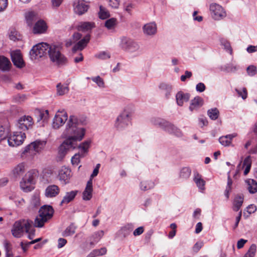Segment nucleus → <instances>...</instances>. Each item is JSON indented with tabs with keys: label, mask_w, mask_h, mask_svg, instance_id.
<instances>
[{
	"label": "nucleus",
	"mask_w": 257,
	"mask_h": 257,
	"mask_svg": "<svg viewBox=\"0 0 257 257\" xmlns=\"http://www.w3.org/2000/svg\"><path fill=\"white\" fill-rule=\"evenodd\" d=\"M191 174V169L188 167L182 168L179 173V178L182 180H187Z\"/></svg>",
	"instance_id": "31"
},
{
	"label": "nucleus",
	"mask_w": 257,
	"mask_h": 257,
	"mask_svg": "<svg viewBox=\"0 0 257 257\" xmlns=\"http://www.w3.org/2000/svg\"><path fill=\"white\" fill-rule=\"evenodd\" d=\"M210 11L212 18L215 20H220L226 16V14L223 8L216 3L210 6Z\"/></svg>",
	"instance_id": "10"
},
{
	"label": "nucleus",
	"mask_w": 257,
	"mask_h": 257,
	"mask_svg": "<svg viewBox=\"0 0 257 257\" xmlns=\"http://www.w3.org/2000/svg\"><path fill=\"white\" fill-rule=\"evenodd\" d=\"M120 47L123 50L134 52L139 49V44L133 40L123 36L120 38Z\"/></svg>",
	"instance_id": "8"
},
{
	"label": "nucleus",
	"mask_w": 257,
	"mask_h": 257,
	"mask_svg": "<svg viewBox=\"0 0 257 257\" xmlns=\"http://www.w3.org/2000/svg\"><path fill=\"white\" fill-rule=\"evenodd\" d=\"M236 136V134L228 135L225 136L221 137L219 139V142L222 145H229L232 143V139Z\"/></svg>",
	"instance_id": "41"
},
{
	"label": "nucleus",
	"mask_w": 257,
	"mask_h": 257,
	"mask_svg": "<svg viewBox=\"0 0 257 257\" xmlns=\"http://www.w3.org/2000/svg\"><path fill=\"white\" fill-rule=\"evenodd\" d=\"M32 223V221L25 219L16 221L11 230L13 235L19 238L25 231L27 233L31 232Z\"/></svg>",
	"instance_id": "4"
},
{
	"label": "nucleus",
	"mask_w": 257,
	"mask_h": 257,
	"mask_svg": "<svg viewBox=\"0 0 257 257\" xmlns=\"http://www.w3.org/2000/svg\"><path fill=\"white\" fill-rule=\"evenodd\" d=\"M193 181L201 191L204 190L205 181L203 179L202 176L198 172H194Z\"/></svg>",
	"instance_id": "22"
},
{
	"label": "nucleus",
	"mask_w": 257,
	"mask_h": 257,
	"mask_svg": "<svg viewBox=\"0 0 257 257\" xmlns=\"http://www.w3.org/2000/svg\"><path fill=\"white\" fill-rule=\"evenodd\" d=\"M132 113L124 110L116 117L114 123V127L118 131H122L127 127L131 121Z\"/></svg>",
	"instance_id": "6"
},
{
	"label": "nucleus",
	"mask_w": 257,
	"mask_h": 257,
	"mask_svg": "<svg viewBox=\"0 0 257 257\" xmlns=\"http://www.w3.org/2000/svg\"><path fill=\"white\" fill-rule=\"evenodd\" d=\"M35 113L38 116V121L41 120H47L49 118V111L48 110L36 109Z\"/></svg>",
	"instance_id": "36"
},
{
	"label": "nucleus",
	"mask_w": 257,
	"mask_h": 257,
	"mask_svg": "<svg viewBox=\"0 0 257 257\" xmlns=\"http://www.w3.org/2000/svg\"><path fill=\"white\" fill-rule=\"evenodd\" d=\"M57 93L59 95H63L67 93L69 91V88L67 84L62 85L61 83H59L57 85Z\"/></svg>",
	"instance_id": "46"
},
{
	"label": "nucleus",
	"mask_w": 257,
	"mask_h": 257,
	"mask_svg": "<svg viewBox=\"0 0 257 257\" xmlns=\"http://www.w3.org/2000/svg\"><path fill=\"white\" fill-rule=\"evenodd\" d=\"M54 210L50 205H43L39 211V215L34 221V225L36 227H42L44 224L48 221L53 216Z\"/></svg>",
	"instance_id": "3"
},
{
	"label": "nucleus",
	"mask_w": 257,
	"mask_h": 257,
	"mask_svg": "<svg viewBox=\"0 0 257 257\" xmlns=\"http://www.w3.org/2000/svg\"><path fill=\"white\" fill-rule=\"evenodd\" d=\"M98 15L99 18L101 19H105L110 17L109 12L101 6L99 7Z\"/></svg>",
	"instance_id": "49"
},
{
	"label": "nucleus",
	"mask_w": 257,
	"mask_h": 257,
	"mask_svg": "<svg viewBox=\"0 0 257 257\" xmlns=\"http://www.w3.org/2000/svg\"><path fill=\"white\" fill-rule=\"evenodd\" d=\"M47 26L43 20L38 21L35 25L33 28V32L35 34L43 33L46 31Z\"/></svg>",
	"instance_id": "27"
},
{
	"label": "nucleus",
	"mask_w": 257,
	"mask_h": 257,
	"mask_svg": "<svg viewBox=\"0 0 257 257\" xmlns=\"http://www.w3.org/2000/svg\"><path fill=\"white\" fill-rule=\"evenodd\" d=\"M163 129L168 133L173 134L177 137H181L182 135V133L180 129L168 121H167Z\"/></svg>",
	"instance_id": "24"
},
{
	"label": "nucleus",
	"mask_w": 257,
	"mask_h": 257,
	"mask_svg": "<svg viewBox=\"0 0 257 257\" xmlns=\"http://www.w3.org/2000/svg\"><path fill=\"white\" fill-rule=\"evenodd\" d=\"M88 9V5L82 1L76 0L74 3V12L79 15H82L86 13Z\"/></svg>",
	"instance_id": "14"
},
{
	"label": "nucleus",
	"mask_w": 257,
	"mask_h": 257,
	"mask_svg": "<svg viewBox=\"0 0 257 257\" xmlns=\"http://www.w3.org/2000/svg\"><path fill=\"white\" fill-rule=\"evenodd\" d=\"M26 171V165L25 163H21L15 166L12 170L11 173L13 177L20 178Z\"/></svg>",
	"instance_id": "15"
},
{
	"label": "nucleus",
	"mask_w": 257,
	"mask_h": 257,
	"mask_svg": "<svg viewBox=\"0 0 257 257\" xmlns=\"http://www.w3.org/2000/svg\"><path fill=\"white\" fill-rule=\"evenodd\" d=\"M144 231V228L143 226H140L136 229L133 232V235L135 236L140 235Z\"/></svg>",
	"instance_id": "61"
},
{
	"label": "nucleus",
	"mask_w": 257,
	"mask_h": 257,
	"mask_svg": "<svg viewBox=\"0 0 257 257\" xmlns=\"http://www.w3.org/2000/svg\"><path fill=\"white\" fill-rule=\"evenodd\" d=\"M90 40V35H87L82 40L79 41L73 47V51L76 52L77 50H82L87 45Z\"/></svg>",
	"instance_id": "26"
},
{
	"label": "nucleus",
	"mask_w": 257,
	"mask_h": 257,
	"mask_svg": "<svg viewBox=\"0 0 257 257\" xmlns=\"http://www.w3.org/2000/svg\"><path fill=\"white\" fill-rule=\"evenodd\" d=\"M134 229V225L132 223H127L123 226L117 231L116 235L118 237L125 238Z\"/></svg>",
	"instance_id": "18"
},
{
	"label": "nucleus",
	"mask_w": 257,
	"mask_h": 257,
	"mask_svg": "<svg viewBox=\"0 0 257 257\" xmlns=\"http://www.w3.org/2000/svg\"><path fill=\"white\" fill-rule=\"evenodd\" d=\"M8 0H0V12L4 11L8 7Z\"/></svg>",
	"instance_id": "62"
},
{
	"label": "nucleus",
	"mask_w": 257,
	"mask_h": 257,
	"mask_svg": "<svg viewBox=\"0 0 257 257\" xmlns=\"http://www.w3.org/2000/svg\"><path fill=\"white\" fill-rule=\"evenodd\" d=\"M11 56L12 60L16 66L20 68L24 67L25 63L20 50H17L12 51Z\"/></svg>",
	"instance_id": "13"
},
{
	"label": "nucleus",
	"mask_w": 257,
	"mask_h": 257,
	"mask_svg": "<svg viewBox=\"0 0 257 257\" xmlns=\"http://www.w3.org/2000/svg\"><path fill=\"white\" fill-rule=\"evenodd\" d=\"M42 148L40 146H27L23 152L22 157L26 156H33L41 151Z\"/></svg>",
	"instance_id": "20"
},
{
	"label": "nucleus",
	"mask_w": 257,
	"mask_h": 257,
	"mask_svg": "<svg viewBox=\"0 0 257 257\" xmlns=\"http://www.w3.org/2000/svg\"><path fill=\"white\" fill-rule=\"evenodd\" d=\"M15 203L18 207H22L25 204V201L22 198H18L15 200Z\"/></svg>",
	"instance_id": "59"
},
{
	"label": "nucleus",
	"mask_w": 257,
	"mask_h": 257,
	"mask_svg": "<svg viewBox=\"0 0 257 257\" xmlns=\"http://www.w3.org/2000/svg\"><path fill=\"white\" fill-rule=\"evenodd\" d=\"M94 27L95 23L93 22H81L78 26V30L82 32H87L91 31Z\"/></svg>",
	"instance_id": "33"
},
{
	"label": "nucleus",
	"mask_w": 257,
	"mask_h": 257,
	"mask_svg": "<svg viewBox=\"0 0 257 257\" xmlns=\"http://www.w3.org/2000/svg\"><path fill=\"white\" fill-rule=\"evenodd\" d=\"M155 187V183L151 180L141 181L140 184V188L141 190L146 191L153 189Z\"/></svg>",
	"instance_id": "35"
},
{
	"label": "nucleus",
	"mask_w": 257,
	"mask_h": 257,
	"mask_svg": "<svg viewBox=\"0 0 257 257\" xmlns=\"http://www.w3.org/2000/svg\"><path fill=\"white\" fill-rule=\"evenodd\" d=\"M151 122L152 124L155 125H158L163 129L164 128L167 122V121L165 119L160 117H153L151 118Z\"/></svg>",
	"instance_id": "43"
},
{
	"label": "nucleus",
	"mask_w": 257,
	"mask_h": 257,
	"mask_svg": "<svg viewBox=\"0 0 257 257\" xmlns=\"http://www.w3.org/2000/svg\"><path fill=\"white\" fill-rule=\"evenodd\" d=\"M51 45L46 43H41L34 46L30 52L32 59H36L48 54Z\"/></svg>",
	"instance_id": "7"
},
{
	"label": "nucleus",
	"mask_w": 257,
	"mask_h": 257,
	"mask_svg": "<svg viewBox=\"0 0 257 257\" xmlns=\"http://www.w3.org/2000/svg\"><path fill=\"white\" fill-rule=\"evenodd\" d=\"M40 205V199L38 195L34 194L32 196L30 207L32 208L38 207Z\"/></svg>",
	"instance_id": "45"
},
{
	"label": "nucleus",
	"mask_w": 257,
	"mask_h": 257,
	"mask_svg": "<svg viewBox=\"0 0 257 257\" xmlns=\"http://www.w3.org/2000/svg\"><path fill=\"white\" fill-rule=\"evenodd\" d=\"M243 201V197L241 195H237L233 202V210L237 211L239 210Z\"/></svg>",
	"instance_id": "37"
},
{
	"label": "nucleus",
	"mask_w": 257,
	"mask_h": 257,
	"mask_svg": "<svg viewBox=\"0 0 257 257\" xmlns=\"http://www.w3.org/2000/svg\"><path fill=\"white\" fill-rule=\"evenodd\" d=\"M247 72L250 76H254L257 73L256 67L253 65H250L247 68Z\"/></svg>",
	"instance_id": "57"
},
{
	"label": "nucleus",
	"mask_w": 257,
	"mask_h": 257,
	"mask_svg": "<svg viewBox=\"0 0 257 257\" xmlns=\"http://www.w3.org/2000/svg\"><path fill=\"white\" fill-rule=\"evenodd\" d=\"M256 247L255 244H251L247 252L243 257H254L256 252Z\"/></svg>",
	"instance_id": "53"
},
{
	"label": "nucleus",
	"mask_w": 257,
	"mask_h": 257,
	"mask_svg": "<svg viewBox=\"0 0 257 257\" xmlns=\"http://www.w3.org/2000/svg\"><path fill=\"white\" fill-rule=\"evenodd\" d=\"M33 124V119L31 116L24 115L19 119L17 126L23 131H26L32 128Z\"/></svg>",
	"instance_id": "11"
},
{
	"label": "nucleus",
	"mask_w": 257,
	"mask_h": 257,
	"mask_svg": "<svg viewBox=\"0 0 257 257\" xmlns=\"http://www.w3.org/2000/svg\"><path fill=\"white\" fill-rule=\"evenodd\" d=\"M117 24V19L112 18L107 20L105 22V27L109 30H113L115 29Z\"/></svg>",
	"instance_id": "42"
},
{
	"label": "nucleus",
	"mask_w": 257,
	"mask_h": 257,
	"mask_svg": "<svg viewBox=\"0 0 257 257\" xmlns=\"http://www.w3.org/2000/svg\"><path fill=\"white\" fill-rule=\"evenodd\" d=\"M236 91L238 94L241 96L243 99H245L247 97V93L246 88H244L242 90L236 89Z\"/></svg>",
	"instance_id": "58"
},
{
	"label": "nucleus",
	"mask_w": 257,
	"mask_h": 257,
	"mask_svg": "<svg viewBox=\"0 0 257 257\" xmlns=\"http://www.w3.org/2000/svg\"><path fill=\"white\" fill-rule=\"evenodd\" d=\"M60 192V189L57 185H51L45 189V195L48 198H52L56 196Z\"/></svg>",
	"instance_id": "21"
},
{
	"label": "nucleus",
	"mask_w": 257,
	"mask_h": 257,
	"mask_svg": "<svg viewBox=\"0 0 257 257\" xmlns=\"http://www.w3.org/2000/svg\"><path fill=\"white\" fill-rule=\"evenodd\" d=\"M38 175L36 170H31L28 171L20 182V186L25 192H30L34 189L33 186L35 183L36 178Z\"/></svg>",
	"instance_id": "5"
},
{
	"label": "nucleus",
	"mask_w": 257,
	"mask_h": 257,
	"mask_svg": "<svg viewBox=\"0 0 257 257\" xmlns=\"http://www.w3.org/2000/svg\"><path fill=\"white\" fill-rule=\"evenodd\" d=\"M220 41L221 45L224 47V49L231 55L232 53V49L229 42L224 38L220 39Z\"/></svg>",
	"instance_id": "50"
},
{
	"label": "nucleus",
	"mask_w": 257,
	"mask_h": 257,
	"mask_svg": "<svg viewBox=\"0 0 257 257\" xmlns=\"http://www.w3.org/2000/svg\"><path fill=\"white\" fill-rule=\"evenodd\" d=\"M10 130L8 127H4L2 125H0V143L4 145L7 144L5 142V140H7L9 137L7 136L9 133Z\"/></svg>",
	"instance_id": "34"
},
{
	"label": "nucleus",
	"mask_w": 257,
	"mask_h": 257,
	"mask_svg": "<svg viewBox=\"0 0 257 257\" xmlns=\"http://www.w3.org/2000/svg\"><path fill=\"white\" fill-rule=\"evenodd\" d=\"M68 119V115L64 109H59L53 119L52 126L57 129L62 126Z\"/></svg>",
	"instance_id": "9"
},
{
	"label": "nucleus",
	"mask_w": 257,
	"mask_h": 257,
	"mask_svg": "<svg viewBox=\"0 0 257 257\" xmlns=\"http://www.w3.org/2000/svg\"><path fill=\"white\" fill-rule=\"evenodd\" d=\"M71 170L68 168L62 167L59 172V180L65 184L68 183L71 176Z\"/></svg>",
	"instance_id": "17"
},
{
	"label": "nucleus",
	"mask_w": 257,
	"mask_h": 257,
	"mask_svg": "<svg viewBox=\"0 0 257 257\" xmlns=\"http://www.w3.org/2000/svg\"><path fill=\"white\" fill-rule=\"evenodd\" d=\"M106 248L105 247H102L100 249H95L93 250L90 253L92 256L95 257L98 255H102L106 253Z\"/></svg>",
	"instance_id": "52"
},
{
	"label": "nucleus",
	"mask_w": 257,
	"mask_h": 257,
	"mask_svg": "<svg viewBox=\"0 0 257 257\" xmlns=\"http://www.w3.org/2000/svg\"><path fill=\"white\" fill-rule=\"evenodd\" d=\"M26 138V134L22 132H15L5 142L8 145H22Z\"/></svg>",
	"instance_id": "12"
},
{
	"label": "nucleus",
	"mask_w": 257,
	"mask_h": 257,
	"mask_svg": "<svg viewBox=\"0 0 257 257\" xmlns=\"http://www.w3.org/2000/svg\"><path fill=\"white\" fill-rule=\"evenodd\" d=\"M206 88V86L204 83L200 82L196 85V90L200 92H203Z\"/></svg>",
	"instance_id": "63"
},
{
	"label": "nucleus",
	"mask_w": 257,
	"mask_h": 257,
	"mask_svg": "<svg viewBox=\"0 0 257 257\" xmlns=\"http://www.w3.org/2000/svg\"><path fill=\"white\" fill-rule=\"evenodd\" d=\"M237 66L231 64H229L224 66V71L227 72H234L237 70Z\"/></svg>",
	"instance_id": "56"
},
{
	"label": "nucleus",
	"mask_w": 257,
	"mask_h": 257,
	"mask_svg": "<svg viewBox=\"0 0 257 257\" xmlns=\"http://www.w3.org/2000/svg\"><path fill=\"white\" fill-rule=\"evenodd\" d=\"M76 226L73 224H71L63 232L64 236H69L73 235L75 232Z\"/></svg>",
	"instance_id": "48"
},
{
	"label": "nucleus",
	"mask_w": 257,
	"mask_h": 257,
	"mask_svg": "<svg viewBox=\"0 0 257 257\" xmlns=\"http://www.w3.org/2000/svg\"><path fill=\"white\" fill-rule=\"evenodd\" d=\"M68 149L66 146H59L58 155L56 158L57 161H62L67 154Z\"/></svg>",
	"instance_id": "40"
},
{
	"label": "nucleus",
	"mask_w": 257,
	"mask_h": 257,
	"mask_svg": "<svg viewBox=\"0 0 257 257\" xmlns=\"http://www.w3.org/2000/svg\"><path fill=\"white\" fill-rule=\"evenodd\" d=\"M27 23L29 26H32L37 20V14L34 12L28 13L26 15Z\"/></svg>",
	"instance_id": "44"
},
{
	"label": "nucleus",
	"mask_w": 257,
	"mask_h": 257,
	"mask_svg": "<svg viewBox=\"0 0 257 257\" xmlns=\"http://www.w3.org/2000/svg\"><path fill=\"white\" fill-rule=\"evenodd\" d=\"M5 249L6 251L5 257H13L11 245L9 243L6 242L5 243Z\"/></svg>",
	"instance_id": "55"
},
{
	"label": "nucleus",
	"mask_w": 257,
	"mask_h": 257,
	"mask_svg": "<svg viewBox=\"0 0 257 257\" xmlns=\"http://www.w3.org/2000/svg\"><path fill=\"white\" fill-rule=\"evenodd\" d=\"M203 244L204 243L202 241L197 242L193 247V251H195V252H197L203 246Z\"/></svg>",
	"instance_id": "60"
},
{
	"label": "nucleus",
	"mask_w": 257,
	"mask_h": 257,
	"mask_svg": "<svg viewBox=\"0 0 257 257\" xmlns=\"http://www.w3.org/2000/svg\"><path fill=\"white\" fill-rule=\"evenodd\" d=\"M48 55L50 61L58 67L64 66L67 63V59L61 52V47L58 45H51Z\"/></svg>",
	"instance_id": "2"
},
{
	"label": "nucleus",
	"mask_w": 257,
	"mask_h": 257,
	"mask_svg": "<svg viewBox=\"0 0 257 257\" xmlns=\"http://www.w3.org/2000/svg\"><path fill=\"white\" fill-rule=\"evenodd\" d=\"M110 54L107 51H101L95 54V57L101 60H106L110 58Z\"/></svg>",
	"instance_id": "51"
},
{
	"label": "nucleus",
	"mask_w": 257,
	"mask_h": 257,
	"mask_svg": "<svg viewBox=\"0 0 257 257\" xmlns=\"http://www.w3.org/2000/svg\"><path fill=\"white\" fill-rule=\"evenodd\" d=\"M189 95L184 93L182 91L178 92L176 95V99L178 105L182 106L184 102H187L189 99Z\"/></svg>",
	"instance_id": "28"
},
{
	"label": "nucleus",
	"mask_w": 257,
	"mask_h": 257,
	"mask_svg": "<svg viewBox=\"0 0 257 257\" xmlns=\"http://www.w3.org/2000/svg\"><path fill=\"white\" fill-rule=\"evenodd\" d=\"M91 80L101 88L104 87V82L103 80L99 76L91 78Z\"/></svg>",
	"instance_id": "54"
},
{
	"label": "nucleus",
	"mask_w": 257,
	"mask_h": 257,
	"mask_svg": "<svg viewBox=\"0 0 257 257\" xmlns=\"http://www.w3.org/2000/svg\"><path fill=\"white\" fill-rule=\"evenodd\" d=\"M247 184V189L248 191L252 194L257 192V182L251 179H249L246 181Z\"/></svg>",
	"instance_id": "38"
},
{
	"label": "nucleus",
	"mask_w": 257,
	"mask_h": 257,
	"mask_svg": "<svg viewBox=\"0 0 257 257\" xmlns=\"http://www.w3.org/2000/svg\"><path fill=\"white\" fill-rule=\"evenodd\" d=\"M77 193V190H72L66 192L65 195L63 197L62 201L60 202V205L62 206L63 204H67L73 201L75 198Z\"/></svg>",
	"instance_id": "23"
},
{
	"label": "nucleus",
	"mask_w": 257,
	"mask_h": 257,
	"mask_svg": "<svg viewBox=\"0 0 257 257\" xmlns=\"http://www.w3.org/2000/svg\"><path fill=\"white\" fill-rule=\"evenodd\" d=\"M11 63L6 57L0 56V69L3 71H8L10 70Z\"/></svg>",
	"instance_id": "30"
},
{
	"label": "nucleus",
	"mask_w": 257,
	"mask_h": 257,
	"mask_svg": "<svg viewBox=\"0 0 257 257\" xmlns=\"http://www.w3.org/2000/svg\"><path fill=\"white\" fill-rule=\"evenodd\" d=\"M92 180L91 178L87 182L86 186L82 194V198L84 200H90L92 197Z\"/></svg>",
	"instance_id": "19"
},
{
	"label": "nucleus",
	"mask_w": 257,
	"mask_h": 257,
	"mask_svg": "<svg viewBox=\"0 0 257 257\" xmlns=\"http://www.w3.org/2000/svg\"><path fill=\"white\" fill-rule=\"evenodd\" d=\"M119 5V3L118 0H109V5L113 8H117Z\"/></svg>",
	"instance_id": "64"
},
{
	"label": "nucleus",
	"mask_w": 257,
	"mask_h": 257,
	"mask_svg": "<svg viewBox=\"0 0 257 257\" xmlns=\"http://www.w3.org/2000/svg\"><path fill=\"white\" fill-rule=\"evenodd\" d=\"M159 88L162 93L165 95L166 98L168 99L172 91V86L169 83L163 82L159 85Z\"/></svg>",
	"instance_id": "25"
},
{
	"label": "nucleus",
	"mask_w": 257,
	"mask_h": 257,
	"mask_svg": "<svg viewBox=\"0 0 257 257\" xmlns=\"http://www.w3.org/2000/svg\"><path fill=\"white\" fill-rule=\"evenodd\" d=\"M82 122L74 115H71L61 138L64 139L61 145H73L80 142L85 134V130L78 127Z\"/></svg>",
	"instance_id": "1"
},
{
	"label": "nucleus",
	"mask_w": 257,
	"mask_h": 257,
	"mask_svg": "<svg viewBox=\"0 0 257 257\" xmlns=\"http://www.w3.org/2000/svg\"><path fill=\"white\" fill-rule=\"evenodd\" d=\"M219 114V110L216 108H211L207 111L208 115L212 120H216L218 117Z\"/></svg>",
	"instance_id": "47"
},
{
	"label": "nucleus",
	"mask_w": 257,
	"mask_h": 257,
	"mask_svg": "<svg viewBox=\"0 0 257 257\" xmlns=\"http://www.w3.org/2000/svg\"><path fill=\"white\" fill-rule=\"evenodd\" d=\"M203 104V100L199 97H195L193 99L191 100L190 105L189 106V109L192 111L194 110H196L200 107Z\"/></svg>",
	"instance_id": "29"
},
{
	"label": "nucleus",
	"mask_w": 257,
	"mask_h": 257,
	"mask_svg": "<svg viewBox=\"0 0 257 257\" xmlns=\"http://www.w3.org/2000/svg\"><path fill=\"white\" fill-rule=\"evenodd\" d=\"M104 235V232L103 230H99L94 232L91 236V245H94L96 243L98 242L100 239Z\"/></svg>",
	"instance_id": "39"
},
{
	"label": "nucleus",
	"mask_w": 257,
	"mask_h": 257,
	"mask_svg": "<svg viewBox=\"0 0 257 257\" xmlns=\"http://www.w3.org/2000/svg\"><path fill=\"white\" fill-rule=\"evenodd\" d=\"M89 146H78L79 152L76 153L71 159V162L73 165H77L80 160V157H83L87 152Z\"/></svg>",
	"instance_id": "16"
},
{
	"label": "nucleus",
	"mask_w": 257,
	"mask_h": 257,
	"mask_svg": "<svg viewBox=\"0 0 257 257\" xmlns=\"http://www.w3.org/2000/svg\"><path fill=\"white\" fill-rule=\"evenodd\" d=\"M144 32L148 35H153L157 32V27L155 23L147 24L144 26Z\"/></svg>",
	"instance_id": "32"
}]
</instances>
